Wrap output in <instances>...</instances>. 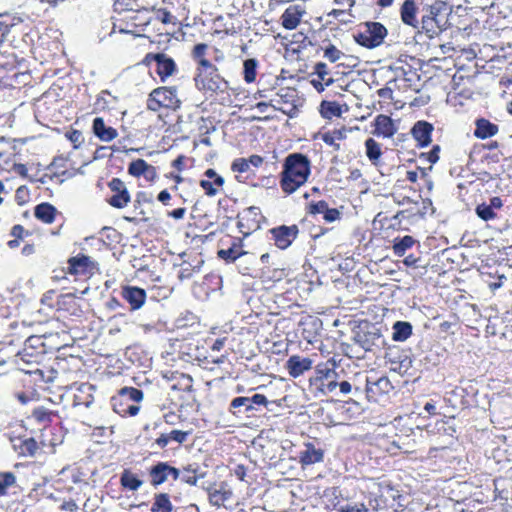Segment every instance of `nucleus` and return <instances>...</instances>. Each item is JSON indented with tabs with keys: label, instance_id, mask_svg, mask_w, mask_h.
<instances>
[{
	"label": "nucleus",
	"instance_id": "1",
	"mask_svg": "<svg viewBox=\"0 0 512 512\" xmlns=\"http://www.w3.org/2000/svg\"><path fill=\"white\" fill-rule=\"evenodd\" d=\"M311 173V162L302 153H291L283 162L280 187L285 194H292L303 186Z\"/></svg>",
	"mask_w": 512,
	"mask_h": 512
},
{
	"label": "nucleus",
	"instance_id": "2",
	"mask_svg": "<svg viewBox=\"0 0 512 512\" xmlns=\"http://www.w3.org/2000/svg\"><path fill=\"white\" fill-rule=\"evenodd\" d=\"M360 491L368 500V505L374 511L385 510L389 507L387 495L392 499L395 498L394 486L391 481L383 478L363 477L360 480Z\"/></svg>",
	"mask_w": 512,
	"mask_h": 512
},
{
	"label": "nucleus",
	"instance_id": "3",
	"mask_svg": "<svg viewBox=\"0 0 512 512\" xmlns=\"http://www.w3.org/2000/svg\"><path fill=\"white\" fill-rule=\"evenodd\" d=\"M446 10V4L440 1L424 8L418 31L424 32L430 39L445 31L448 27Z\"/></svg>",
	"mask_w": 512,
	"mask_h": 512
},
{
	"label": "nucleus",
	"instance_id": "4",
	"mask_svg": "<svg viewBox=\"0 0 512 512\" xmlns=\"http://www.w3.org/2000/svg\"><path fill=\"white\" fill-rule=\"evenodd\" d=\"M143 399V391L135 387H123L111 397V406L121 417L135 416L140 410L139 403Z\"/></svg>",
	"mask_w": 512,
	"mask_h": 512
},
{
	"label": "nucleus",
	"instance_id": "5",
	"mask_svg": "<svg viewBox=\"0 0 512 512\" xmlns=\"http://www.w3.org/2000/svg\"><path fill=\"white\" fill-rule=\"evenodd\" d=\"M161 374L170 383V389L180 393L178 396L179 406L189 405L190 400L194 399L193 378L189 374L172 369L163 370Z\"/></svg>",
	"mask_w": 512,
	"mask_h": 512
},
{
	"label": "nucleus",
	"instance_id": "6",
	"mask_svg": "<svg viewBox=\"0 0 512 512\" xmlns=\"http://www.w3.org/2000/svg\"><path fill=\"white\" fill-rule=\"evenodd\" d=\"M387 33L386 27L380 22H366L364 30L355 34L354 39L359 45L373 49L383 43Z\"/></svg>",
	"mask_w": 512,
	"mask_h": 512
},
{
	"label": "nucleus",
	"instance_id": "7",
	"mask_svg": "<svg viewBox=\"0 0 512 512\" xmlns=\"http://www.w3.org/2000/svg\"><path fill=\"white\" fill-rule=\"evenodd\" d=\"M147 475L150 485L157 488L169 479L177 481L180 477V469L167 461H158L147 468Z\"/></svg>",
	"mask_w": 512,
	"mask_h": 512
},
{
	"label": "nucleus",
	"instance_id": "8",
	"mask_svg": "<svg viewBox=\"0 0 512 512\" xmlns=\"http://www.w3.org/2000/svg\"><path fill=\"white\" fill-rule=\"evenodd\" d=\"M393 389L392 383L386 376L379 378L367 377L366 379L365 394L369 402H386Z\"/></svg>",
	"mask_w": 512,
	"mask_h": 512
},
{
	"label": "nucleus",
	"instance_id": "9",
	"mask_svg": "<svg viewBox=\"0 0 512 512\" xmlns=\"http://www.w3.org/2000/svg\"><path fill=\"white\" fill-rule=\"evenodd\" d=\"M272 235V239L274 240V244L279 249H287L293 241L297 238L299 229L297 225H281L275 228L270 229L269 231Z\"/></svg>",
	"mask_w": 512,
	"mask_h": 512
},
{
	"label": "nucleus",
	"instance_id": "10",
	"mask_svg": "<svg viewBox=\"0 0 512 512\" xmlns=\"http://www.w3.org/2000/svg\"><path fill=\"white\" fill-rule=\"evenodd\" d=\"M209 503L215 507H222L233 496L230 486L226 482L213 483L206 488Z\"/></svg>",
	"mask_w": 512,
	"mask_h": 512
},
{
	"label": "nucleus",
	"instance_id": "11",
	"mask_svg": "<svg viewBox=\"0 0 512 512\" xmlns=\"http://www.w3.org/2000/svg\"><path fill=\"white\" fill-rule=\"evenodd\" d=\"M195 84L199 90L211 92H224L228 88V82L219 75L218 70L207 76L194 78Z\"/></svg>",
	"mask_w": 512,
	"mask_h": 512
},
{
	"label": "nucleus",
	"instance_id": "12",
	"mask_svg": "<svg viewBox=\"0 0 512 512\" xmlns=\"http://www.w3.org/2000/svg\"><path fill=\"white\" fill-rule=\"evenodd\" d=\"M74 390L73 393V406L89 407L94 401V385L90 383H74L69 387Z\"/></svg>",
	"mask_w": 512,
	"mask_h": 512
},
{
	"label": "nucleus",
	"instance_id": "13",
	"mask_svg": "<svg viewBox=\"0 0 512 512\" xmlns=\"http://www.w3.org/2000/svg\"><path fill=\"white\" fill-rule=\"evenodd\" d=\"M385 366L392 372L407 374L412 367V359L408 354H384Z\"/></svg>",
	"mask_w": 512,
	"mask_h": 512
},
{
	"label": "nucleus",
	"instance_id": "14",
	"mask_svg": "<svg viewBox=\"0 0 512 512\" xmlns=\"http://www.w3.org/2000/svg\"><path fill=\"white\" fill-rule=\"evenodd\" d=\"M56 369L52 372L78 373L82 371L83 361L78 354H65L56 357Z\"/></svg>",
	"mask_w": 512,
	"mask_h": 512
},
{
	"label": "nucleus",
	"instance_id": "15",
	"mask_svg": "<svg viewBox=\"0 0 512 512\" xmlns=\"http://www.w3.org/2000/svg\"><path fill=\"white\" fill-rule=\"evenodd\" d=\"M305 13L303 5L293 4L288 6L281 16L282 26L287 30L295 29L300 24Z\"/></svg>",
	"mask_w": 512,
	"mask_h": 512
},
{
	"label": "nucleus",
	"instance_id": "16",
	"mask_svg": "<svg viewBox=\"0 0 512 512\" xmlns=\"http://www.w3.org/2000/svg\"><path fill=\"white\" fill-rule=\"evenodd\" d=\"M146 59H153L157 64V73L161 80L164 81L170 77L176 70L174 60L163 53L148 54Z\"/></svg>",
	"mask_w": 512,
	"mask_h": 512
},
{
	"label": "nucleus",
	"instance_id": "17",
	"mask_svg": "<svg viewBox=\"0 0 512 512\" xmlns=\"http://www.w3.org/2000/svg\"><path fill=\"white\" fill-rule=\"evenodd\" d=\"M299 463L304 466L313 465L322 462L324 459V450L317 448L312 442L304 443V449L299 453Z\"/></svg>",
	"mask_w": 512,
	"mask_h": 512
},
{
	"label": "nucleus",
	"instance_id": "18",
	"mask_svg": "<svg viewBox=\"0 0 512 512\" xmlns=\"http://www.w3.org/2000/svg\"><path fill=\"white\" fill-rule=\"evenodd\" d=\"M285 367L291 377L297 378L312 368V360L294 354L287 360Z\"/></svg>",
	"mask_w": 512,
	"mask_h": 512
},
{
	"label": "nucleus",
	"instance_id": "19",
	"mask_svg": "<svg viewBox=\"0 0 512 512\" xmlns=\"http://www.w3.org/2000/svg\"><path fill=\"white\" fill-rule=\"evenodd\" d=\"M433 130L434 127L431 123L427 121H417L411 129V134L418 146L426 147L432 141L431 134Z\"/></svg>",
	"mask_w": 512,
	"mask_h": 512
},
{
	"label": "nucleus",
	"instance_id": "20",
	"mask_svg": "<svg viewBox=\"0 0 512 512\" xmlns=\"http://www.w3.org/2000/svg\"><path fill=\"white\" fill-rule=\"evenodd\" d=\"M122 297L130 304L131 310L140 309L146 301V291L136 286H125Z\"/></svg>",
	"mask_w": 512,
	"mask_h": 512
},
{
	"label": "nucleus",
	"instance_id": "21",
	"mask_svg": "<svg viewBox=\"0 0 512 512\" xmlns=\"http://www.w3.org/2000/svg\"><path fill=\"white\" fill-rule=\"evenodd\" d=\"M417 10L416 0H405L400 8V17L405 25L419 30L420 23L416 17Z\"/></svg>",
	"mask_w": 512,
	"mask_h": 512
},
{
	"label": "nucleus",
	"instance_id": "22",
	"mask_svg": "<svg viewBox=\"0 0 512 512\" xmlns=\"http://www.w3.org/2000/svg\"><path fill=\"white\" fill-rule=\"evenodd\" d=\"M374 126L375 129L373 134L383 136L384 138L392 137L397 131L393 120L389 116L383 114H380L375 118Z\"/></svg>",
	"mask_w": 512,
	"mask_h": 512
},
{
	"label": "nucleus",
	"instance_id": "23",
	"mask_svg": "<svg viewBox=\"0 0 512 512\" xmlns=\"http://www.w3.org/2000/svg\"><path fill=\"white\" fill-rule=\"evenodd\" d=\"M195 360L201 368L208 371L220 369L227 361L225 354H221L217 357H215L214 354H200L195 357Z\"/></svg>",
	"mask_w": 512,
	"mask_h": 512
},
{
	"label": "nucleus",
	"instance_id": "24",
	"mask_svg": "<svg viewBox=\"0 0 512 512\" xmlns=\"http://www.w3.org/2000/svg\"><path fill=\"white\" fill-rule=\"evenodd\" d=\"M92 129L95 136L104 142H110L118 136L117 130L113 127L106 126L101 117H96L93 120Z\"/></svg>",
	"mask_w": 512,
	"mask_h": 512
},
{
	"label": "nucleus",
	"instance_id": "25",
	"mask_svg": "<svg viewBox=\"0 0 512 512\" xmlns=\"http://www.w3.org/2000/svg\"><path fill=\"white\" fill-rule=\"evenodd\" d=\"M188 436V431L175 429L169 433H161L158 437L154 439V444H156L160 449H164L171 441H175L178 444L184 443L187 440Z\"/></svg>",
	"mask_w": 512,
	"mask_h": 512
},
{
	"label": "nucleus",
	"instance_id": "26",
	"mask_svg": "<svg viewBox=\"0 0 512 512\" xmlns=\"http://www.w3.org/2000/svg\"><path fill=\"white\" fill-rule=\"evenodd\" d=\"M68 263L72 274L84 273L86 270H93L96 267V263L86 255L72 257Z\"/></svg>",
	"mask_w": 512,
	"mask_h": 512
},
{
	"label": "nucleus",
	"instance_id": "27",
	"mask_svg": "<svg viewBox=\"0 0 512 512\" xmlns=\"http://www.w3.org/2000/svg\"><path fill=\"white\" fill-rule=\"evenodd\" d=\"M156 101L162 104L163 107H172L178 102L176 98V89L172 87H159L153 90Z\"/></svg>",
	"mask_w": 512,
	"mask_h": 512
},
{
	"label": "nucleus",
	"instance_id": "28",
	"mask_svg": "<svg viewBox=\"0 0 512 512\" xmlns=\"http://www.w3.org/2000/svg\"><path fill=\"white\" fill-rule=\"evenodd\" d=\"M413 333V326L408 321H396L392 325V339L396 342L406 341Z\"/></svg>",
	"mask_w": 512,
	"mask_h": 512
},
{
	"label": "nucleus",
	"instance_id": "29",
	"mask_svg": "<svg viewBox=\"0 0 512 512\" xmlns=\"http://www.w3.org/2000/svg\"><path fill=\"white\" fill-rule=\"evenodd\" d=\"M120 485L123 489L137 491L143 485V480L132 470L124 469L120 476Z\"/></svg>",
	"mask_w": 512,
	"mask_h": 512
},
{
	"label": "nucleus",
	"instance_id": "30",
	"mask_svg": "<svg viewBox=\"0 0 512 512\" xmlns=\"http://www.w3.org/2000/svg\"><path fill=\"white\" fill-rule=\"evenodd\" d=\"M498 132V126L484 118L476 120V129L474 135L479 139H486L494 136Z\"/></svg>",
	"mask_w": 512,
	"mask_h": 512
},
{
	"label": "nucleus",
	"instance_id": "31",
	"mask_svg": "<svg viewBox=\"0 0 512 512\" xmlns=\"http://www.w3.org/2000/svg\"><path fill=\"white\" fill-rule=\"evenodd\" d=\"M173 504L170 495L165 492L156 493L153 498L151 512H172Z\"/></svg>",
	"mask_w": 512,
	"mask_h": 512
},
{
	"label": "nucleus",
	"instance_id": "32",
	"mask_svg": "<svg viewBox=\"0 0 512 512\" xmlns=\"http://www.w3.org/2000/svg\"><path fill=\"white\" fill-rule=\"evenodd\" d=\"M199 467L196 464H188L180 469V477L178 480L189 485L196 486L200 475L198 474Z\"/></svg>",
	"mask_w": 512,
	"mask_h": 512
},
{
	"label": "nucleus",
	"instance_id": "33",
	"mask_svg": "<svg viewBox=\"0 0 512 512\" xmlns=\"http://www.w3.org/2000/svg\"><path fill=\"white\" fill-rule=\"evenodd\" d=\"M336 362L333 358L328 359L326 362L319 363L316 366V380L323 381L329 380L330 378H334L336 376Z\"/></svg>",
	"mask_w": 512,
	"mask_h": 512
},
{
	"label": "nucleus",
	"instance_id": "34",
	"mask_svg": "<svg viewBox=\"0 0 512 512\" xmlns=\"http://www.w3.org/2000/svg\"><path fill=\"white\" fill-rule=\"evenodd\" d=\"M34 214L37 219L50 224L55 219L56 208L49 203H41L35 207Z\"/></svg>",
	"mask_w": 512,
	"mask_h": 512
},
{
	"label": "nucleus",
	"instance_id": "35",
	"mask_svg": "<svg viewBox=\"0 0 512 512\" xmlns=\"http://www.w3.org/2000/svg\"><path fill=\"white\" fill-rule=\"evenodd\" d=\"M55 416H57L56 412L41 406L34 408L30 417L33 418L38 424L46 427L51 424L53 417Z\"/></svg>",
	"mask_w": 512,
	"mask_h": 512
},
{
	"label": "nucleus",
	"instance_id": "36",
	"mask_svg": "<svg viewBox=\"0 0 512 512\" xmlns=\"http://www.w3.org/2000/svg\"><path fill=\"white\" fill-rule=\"evenodd\" d=\"M347 131L346 129H335L331 132H325L321 135V139L324 143L329 146H332L335 150L340 149L339 143L337 141L343 140L346 138Z\"/></svg>",
	"mask_w": 512,
	"mask_h": 512
},
{
	"label": "nucleus",
	"instance_id": "37",
	"mask_svg": "<svg viewBox=\"0 0 512 512\" xmlns=\"http://www.w3.org/2000/svg\"><path fill=\"white\" fill-rule=\"evenodd\" d=\"M16 449H18V453L21 456H34L38 450V443L32 437L25 438L20 440V443L18 446H16Z\"/></svg>",
	"mask_w": 512,
	"mask_h": 512
},
{
	"label": "nucleus",
	"instance_id": "38",
	"mask_svg": "<svg viewBox=\"0 0 512 512\" xmlns=\"http://www.w3.org/2000/svg\"><path fill=\"white\" fill-rule=\"evenodd\" d=\"M415 243L412 236L406 235L402 238H396L393 244L394 254L401 257L408 249H410Z\"/></svg>",
	"mask_w": 512,
	"mask_h": 512
},
{
	"label": "nucleus",
	"instance_id": "39",
	"mask_svg": "<svg viewBox=\"0 0 512 512\" xmlns=\"http://www.w3.org/2000/svg\"><path fill=\"white\" fill-rule=\"evenodd\" d=\"M258 61L254 58L246 59L243 63L244 80L247 83H252L256 79Z\"/></svg>",
	"mask_w": 512,
	"mask_h": 512
},
{
	"label": "nucleus",
	"instance_id": "40",
	"mask_svg": "<svg viewBox=\"0 0 512 512\" xmlns=\"http://www.w3.org/2000/svg\"><path fill=\"white\" fill-rule=\"evenodd\" d=\"M218 257L227 261V262H234L236 259H238L241 255L244 254V252L241 250V248L234 244L232 247L228 249H221L218 251Z\"/></svg>",
	"mask_w": 512,
	"mask_h": 512
},
{
	"label": "nucleus",
	"instance_id": "41",
	"mask_svg": "<svg viewBox=\"0 0 512 512\" xmlns=\"http://www.w3.org/2000/svg\"><path fill=\"white\" fill-rule=\"evenodd\" d=\"M16 484L13 472H0V496L7 495V490Z\"/></svg>",
	"mask_w": 512,
	"mask_h": 512
},
{
	"label": "nucleus",
	"instance_id": "42",
	"mask_svg": "<svg viewBox=\"0 0 512 512\" xmlns=\"http://www.w3.org/2000/svg\"><path fill=\"white\" fill-rule=\"evenodd\" d=\"M342 113L341 107L336 102L323 101L321 104V114L324 118H332L334 116H340Z\"/></svg>",
	"mask_w": 512,
	"mask_h": 512
},
{
	"label": "nucleus",
	"instance_id": "43",
	"mask_svg": "<svg viewBox=\"0 0 512 512\" xmlns=\"http://www.w3.org/2000/svg\"><path fill=\"white\" fill-rule=\"evenodd\" d=\"M241 407L244 408V412H249V411L253 410V406H251V403L249 402L248 397L239 396V397L234 398L231 401L229 411L233 415H236L237 414L236 409H239Z\"/></svg>",
	"mask_w": 512,
	"mask_h": 512
},
{
	"label": "nucleus",
	"instance_id": "44",
	"mask_svg": "<svg viewBox=\"0 0 512 512\" xmlns=\"http://www.w3.org/2000/svg\"><path fill=\"white\" fill-rule=\"evenodd\" d=\"M366 155L371 161H376L381 156L380 145L373 139L368 138L365 141Z\"/></svg>",
	"mask_w": 512,
	"mask_h": 512
},
{
	"label": "nucleus",
	"instance_id": "45",
	"mask_svg": "<svg viewBox=\"0 0 512 512\" xmlns=\"http://www.w3.org/2000/svg\"><path fill=\"white\" fill-rule=\"evenodd\" d=\"M148 163L143 159L132 161L128 166V173L133 177H141L147 169Z\"/></svg>",
	"mask_w": 512,
	"mask_h": 512
},
{
	"label": "nucleus",
	"instance_id": "46",
	"mask_svg": "<svg viewBox=\"0 0 512 512\" xmlns=\"http://www.w3.org/2000/svg\"><path fill=\"white\" fill-rule=\"evenodd\" d=\"M249 402L251 403V406H268L269 404H275L277 406H281L282 402L286 400V397L274 400V401H268L266 396L263 394H254L252 397H248Z\"/></svg>",
	"mask_w": 512,
	"mask_h": 512
},
{
	"label": "nucleus",
	"instance_id": "47",
	"mask_svg": "<svg viewBox=\"0 0 512 512\" xmlns=\"http://www.w3.org/2000/svg\"><path fill=\"white\" fill-rule=\"evenodd\" d=\"M130 202L128 191H120L115 193L109 200V204L115 208H123Z\"/></svg>",
	"mask_w": 512,
	"mask_h": 512
},
{
	"label": "nucleus",
	"instance_id": "48",
	"mask_svg": "<svg viewBox=\"0 0 512 512\" xmlns=\"http://www.w3.org/2000/svg\"><path fill=\"white\" fill-rule=\"evenodd\" d=\"M475 213L483 221H490L496 218V213L486 203L477 205Z\"/></svg>",
	"mask_w": 512,
	"mask_h": 512
},
{
	"label": "nucleus",
	"instance_id": "49",
	"mask_svg": "<svg viewBox=\"0 0 512 512\" xmlns=\"http://www.w3.org/2000/svg\"><path fill=\"white\" fill-rule=\"evenodd\" d=\"M323 50L324 57L331 63L337 62L344 56V53L333 44L327 45Z\"/></svg>",
	"mask_w": 512,
	"mask_h": 512
},
{
	"label": "nucleus",
	"instance_id": "50",
	"mask_svg": "<svg viewBox=\"0 0 512 512\" xmlns=\"http://www.w3.org/2000/svg\"><path fill=\"white\" fill-rule=\"evenodd\" d=\"M198 64V73L195 78L207 76L208 74L214 73V70L217 69L210 61L205 58L198 60Z\"/></svg>",
	"mask_w": 512,
	"mask_h": 512
},
{
	"label": "nucleus",
	"instance_id": "51",
	"mask_svg": "<svg viewBox=\"0 0 512 512\" xmlns=\"http://www.w3.org/2000/svg\"><path fill=\"white\" fill-rule=\"evenodd\" d=\"M314 73L323 81H325V86H330L334 80L332 78L326 79V76L329 74L328 66L324 62H318L315 64Z\"/></svg>",
	"mask_w": 512,
	"mask_h": 512
},
{
	"label": "nucleus",
	"instance_id": "52",
	"mask_svg": "<svg viewBox=\"0 0 512 512\" xmlns=\"http://www.w3.org/2000/svg\"><path fill=\"white\" fill-rule=\"evenodd\" d=\"M231 169L233 172L244 173L249 171V165L246 158H237L232 162Z\"/></svg>",
	"mask_w": 512,
	"mask_h": 512
},
{
	"label": "nucleus",
	"instance_id": "53",
	"mask_svg": "<svg viewBox=\"0 0 512 512\" xmlns=\"http://www.w3.org/2000/svg\"><path fill=\"white\" fill-rule=\"evenodd\" d=\"M200 186L205 190L206 195L213 197L218 193V188L214 184V181L202 179L200 181Z\"/></svg>",
	"mask_w": 512,
	"mask_h": 512
},
{
	"label": "nucleus",
	"instance_id": "54",
	"mask_svg": "<svg viewBox=\"0 0 512 512\" xmlns=\"http://www.w3.org/2000/svg\"><path fill=\"white\" fill-rule=\"evenodd\" d=\"M204 176L208 178L207 180L212 179L217 187H222L225 183L224 178L218 175L214 169H207L204 173Z\"/></svg>",
	"mask_w": 512,
	"mask_h": 512
},
{
	"label": "nucleus",
	"instance_id": "55",
	"mask_svg": "<svg viewBox=\"0 0 512 512\" xmlns=\"http://www.w3.org/2000/svg\"><path fill=\"white\" fill-rule=\"evenodd\" d=\"M36 392L30 391V392H16L15 397L18 399V401L22 404H27L28 402L36 399Z\"/></svg>",
	"mask_w": 512,
	"mask_h": 512
},
{
	"label": "nucleus",
	"instance_id": "56",
	"mask_svg": "<svg viewBox=\"0 0 512 512\" xmlns=\"http://www.w3.org/2000/svg\"><path fill=\"white\" fill-rule=\"evenodd\" d=\"M328 208V204L321 200L315 203L310 204V213L311 214H324L325 210Z\"/></svg>",
	"mask_w": 512,
	"mask_h": 512
},
{
	"label": "nucleus",
	"instance_id": "57",
	"mask_svg": "<svg viewBox=\"0 0 512 512\" xmlns=\"http://www.w3.org/2000/svg\"><path fill=\"white\" fill-rule=\"evenodd\" d=\"M339 512H369V509L365 506V504L360 503L356 505H346L342 507Z\"/></svg>",
	"mask_w": 512,
	"mask_h": 512
},
{
	"label": "nucleus",
	"instance_id": "58",
	"mask_svg": "<svg viewBox=\"0 0 512 512\" xmlns=\"http://www.w3.org/2000/svg\"><path fill=\"white\" fill-rule=\"evenodd\" d=\"M28 188L26 186H20L17 190H16V200L18 202V204H24L27 202V198H28Z\"/></svg>",
	"mask_w": 512,
	"mask_h": 512
},
{
	"label": "nucleus",
	"instance_id": "59",
	"mask_svg": "<svg viewBox=\"0 0 512 512\" xmlns=\"http://www.w3.org/2000/svg\"><path fill=\"white\" fill-rule=\"evenodd\" d=\"M439 152H440V147L438 145H435V146H433V148L430 152H428L426 154L423 153L421 156H426L427 160L431 164H434L439 160Z\"/></svg>",
	"mask_w": 512,
	"mask_h": 512
},
{
	"label": "nucleus",
	"instance_id": "60",
	"mask_svg": "<svg viewBox=\"0 0 512 512\" xmlns=\"http://www.w3.org/2000/svg\"><path fill=\"white\" fill-rule=\"evenodd\" d=\"M324 219L327 221V222H333L335 221L336 219L339 218L340 216V213L337 209L335 208H327L324 212Z\"/></svg>",
	"mask_w": 512,
	"mask_h": 512
},
{
	"label": "nucleus",
	"instance_id": "61",
	"mask_svg": "<svg viewBox=\"0 0 512 512\" xmlns=\"http://www.w3.org/2000/svg\"><path fill=\"white\" fill-rule=\"evenodd\" d=\"M109 187L115 193L120 191H127L125 184L118 178L112 179V181L109 183Z\"/></svg>",
	"mask_w": 512,
	"mask_h": 512
},
{
	"label": "nucleus",
	"instance_id": "62",
	"mask_svg": "<svg viewBox=\"0 0 512 512\" xmlns=\"http://www.w3.org/2000/svg\"><path fill=\"white\" fill-rule=\"evenodd\" d=\"M206 50H207L206 44L200 43V44L195 45V47L193 49V57L196 60H200L201 58H204L203 56H204Z\"/></svg>",
	"mask_w": 512,
	"mask_h": 512
},
{
	"label": "nucleus",
	"instance_id": "63",
	"mask_svg": "<svg viewBox=\"0 0 512 512\" xmlns=\"http://www.w3.org/2000/svg\"><path fill=\"white\" fill-rule=\"evenodd\" d=\"M157 98L154 97V92L152 91L149 95V99L147 101V107L148 109L152 110V111H158L160 107H163L162 104L158 103V101H156Z\"/></svg>",
	"mask_w": 512,
	"mask_h": 512
},
{
	"label": "nucleus",
	"instance_id": "64",
	"mask_svg": "<svg viewBox=\"0 0 512 512\" xmlns=\"http://www.w3.org/2000/svg\"><path fill=\"white\" fill-rule=\"evenodd\" d=\"M61 510H64V511H69V512H75L78 510V505L76 504V502L74 500H69V501H64L62 504H61Z\"/></svg>",
	"mask_w": 512,
	"mask_h": 512
}]
</instances>
